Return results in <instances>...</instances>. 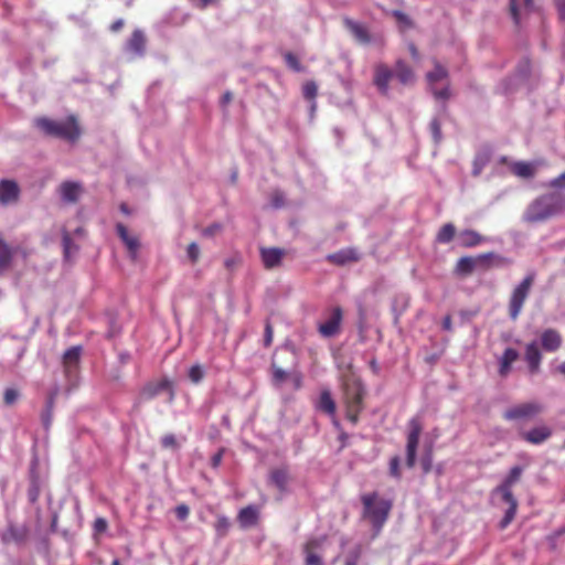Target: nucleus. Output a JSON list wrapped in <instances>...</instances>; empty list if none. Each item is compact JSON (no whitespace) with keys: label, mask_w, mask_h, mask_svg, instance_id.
Instances as JSON below:
<instances>
[{"label":"nucleus","mask_w":565,"mask_h":565,"mask_svg":"<svg viewBox=\"0 0 565 565\" xmlns=\"http://www.w3.org/2000/svg\"><path fill=\"white\" fill-rule=\"evenodd\" d=\"M116 231L119 238L127 247L131 260L135 262L138 257V250L140 248L139 238L137 236L130 235L127 227L121 223L116 225Z\"/></svg>","instance_id":"nucleus-16"},{"label":"nucleus","mask_w":565,"mask_h":565,"mask_svg":"<svg viewBox=\"0 0 565 565\" xmlns=\"http://www.w3.org/2000/svg\"><path fill=\"white\" fill-rule=\"evenodd\" d=\"M82 354V347H72L63 354V367L66 376L71 377L77 373L79 360Z\"/></svg>","instance_id":"nucleus-15"},{"label":"nucleus","mask_w":565,"mask_h":565,"mask_svg":"<svg viewBox=\"0 0 565 565\" xmlns=\"http://www.w3.org/2000/svg\"><path fill=\"white\" fill-rule=\"evenodd\" d=\"M524 360L527 363L529 370L532 374L537 373L540 371L542 353L535 341H532L526 344Z\"/></svg>","instance_id":"nucleus-20"},{"label":"nucleus","mask_w":565,"mask_h":565,"mask_svg":"<svg viewBox=\"0 0 565 565\" xmlns=\"http://www.w3.org/2000/svg\"><path fill=\"white\" fill-rule=\"evenodd\" d=\"M548 186L553 189H565V172L552 179L548 183Z\"/></svg>","instance_id":"nucleus-55"},{"label":"nucleus","mask_w":565,"mask_h":565,"mask_svg":"<svg viewBox=\"0 0 565 565\" xmlns=\"http://www.w3.org/2000/svg\"><path fill=\"white\" fill-rule=\"evenodd\" d=\"M420 465L424 473L430 472L433 468V446L427 447L420 458Z\"/></svg>","instance_id":"nucleus-42"},{"label":"nucleus","mask_w":565,"mask_h":565,"mask_svg":"<svg viewBox=\"0 0 565 565\" xmlns=\"http://www.w3.org/2000/svg\"><path fill=\"white\" fill-rule=\"evenodd\" d=\"M257 510L252 505L243 508L237 515V520L243 527L254 525L257 522Z\"/></svg>","instance_id":"nucleus-33"},{"label":"nucleus","mask_w":565,"mask_h":565,"mask_svg":"<svg viewBox=\"0 0 565 565\" xmlns=\"http://www.w3.org/2000/svg\"><path fill=\"white\" fill-rule=\"evenodd\" d=\"M362 546L360 544L352 547L345 555L344 565H358L362 556Z\"/></svg>","instance_id":"nucleus-41"},{"label":"nucleus","mask_w":565,"mask_h":565,"mask_svg":"<svg viewBox=\"0 0 565 565\" xmlns=\"http://www.w3.org/2000/svg\"><path fill=\"white\" fill-rule=\"evenodd\" d=\"M475 262L477 270L487 271L494 266H501L505 264L507 259L493 252H488L476 256Z\"/></svg>","instance_id":"nucleus-21"},{"label":"nucleus","mask_w":565,"mask_h":565,"mask_svg":"<svg viewBox=\"0 0 565 565\" xmlns=\"http://www.w3.org/2000/svg\"><path fill=\"white\" fill-rule=\"evenodd\" d=\"M318 87L312 81H308L302 86V95L308 100H313L317 97Z\"/></svg>","instance_id":"nucleus-44"},{"label":"nucleus","mask_w":565,"mask_h":565,"mask_svg":"<svg viewBox=\"0 0 565 565\" xmlns=\"http://www.w3.org/2000/svg\"><path fill=\"white\" fill-rule=\"evenodd\" d=\"M343 311L340 307H334L330 311L326 321L318 324V332L323 338H333L341 332Z\"/></svg>","instance_id":"nucleus-9"},{"label":"nucleus","mask_w":565,"mask_h":565,"mask_svg":"<svg viewBox=\"0 0 565 565\" xmlns=\"http://www.w3.org/2000/svg\"><path fill=\"white\" fill-rule=\"evenodd\" d=\"M394 76V71H392L385 64H377L374 68V78L373 83L380 90L382 95H387L390 90V82Z\"/></svg>","instance_id":"nucleus-12"},{"label":"nucleus","mask_w":565,"mask_h":565,"mask_svg":"<svg viewBox=\"0 0 565 565\" xmlns=\"http://www.w3.org/2000/svg\"><path fill=\"white\" fill-rule=\"evenodd\" d=\"M541 345L545 352H556L563 343L562 334L555 329H546L541 334Z\"/></svg>","instance_id":"nucleus-19"},{"label":"nucleus","mask_w":565,"mask_h":565,"mask_svg":"<svg viewBox=\"0 0 565 565\" xmlns=\"http://www.w3.org/2000/svg\"><path fill=\"white\" fill-rule=\"evenodd\" d=\"M433 94L436 99L447 100L450 97L449 87H445L443 89H434Z\"/></svg>","instance_id":"nucleus-58"},{"label":"nucleus","mask_w":565,"mask_h":565,"mask_svg":"<svg viewBox=\"0 0 565 565\" xmlns=\"http://www.w3.org/2000/svg\"><path fill=\"white\" fill-rule=\"evenodd\" d=\"M490 153L488 151L479 152L472 162V174L475 177H478L483 168L489 163L490 161Z\"/></svg>","instance_id":"nucleus-38"},{"label":"nucleus","mask_w":565,"mask_h":565,"mask_svg":"<svg viewBox=\"0 0 565 565\" xmlns=\"http://www.w3.org/2000/svg\"><path fill=\"white\" fill-rule=\"evenodd\" d=\"M434 70L426 74V79L429 85H434L439 81L448 78V70L441 65L436 58L433 60Z\"/></svg>","instance_id":"nucleus-30"},{"label":"nucleus","mask_w":565,"mask_h":565,"mask_svg":"<svg viewBox=\"0 0 565 565\" xmlns=\"http://www.w3.org/2000/svg\"><path fill=\"white\" fill-rule=\"evenodd\" d=\"M477 270L473 256H463L458 259L455 266V273L459 276H469Z\"/></svg>","instance_id":"nucleus-29"},{"label":"nucleus","mask_w":565,"mask_h":565,"mask_svg":"<svg viewBox=\"0 0 565 565\" xmlns=\"http://www.w3.org/2000/svg\"><path fill=\"white\" fill-rule=\"evenodd\" d=\"M71 245H72V238L70 237L68 234H65L63 236V246H64L65 256H68L70 249H71Z\"/></svg>","instance_id":"nucleus-61"},{"label":"nucleus","mask_w":565,"mask_h":565,"mask_svg":"<svg viewBox=\"0 0 565 565\" xmlns=\"http://www.w3.org/2000/svg\"><path fill=\"white\" fill-rule=\"evenodd\" d=\"M163 391H169L170 401H172L174 397V392H173L171 382L167 379H162L158 382L148 383L141 390L140 396L142 399L149 401V399L154 398L157 395H159Z\"/></svg>","instance_id":"nucleus-11"},{"label":"nucleus","mask_w":565,"mask_h":565,"mask_svg":"<svg viewBox=\"0 0 565 565\" xmlns=\"http://www.w3.org/2000/svg\"><path fill=\"white\" fill-rule=\"evenodd\" d=\"M20 188L13 180L0 181V203L3 205L15 203L19 200Z\"/></svg>","instance_id":"nucleus-17"},{"label":"nucleus","mask_w":565,"mask_h":565,"mask_svg":"<svg viewBox=\"0 0 565 565\" xmlns=\"http://www.w3.org/2000/svg\"><path fill=\"white\" fill-rule=\"evenodd\" d=\"M361 502L363 504L362 516L371 522L374 535H377L390 516L393 502L381 498L376 491L362 494Z\"/></svg>","instance_id":"nucleus-2"},{"label":"nucleus","mask_w":565,"mask_h":565,"mask_svg":"<svg viewBox=\"0 0 565 565\" xmlns=\"http://www.w3.org/2000/svg\"><path fill=\"white\" fill-rule=\"evenodd\" d=\"M555 6L557 8L559 19L565 21V0H555Z\"/></svg>","instance_id":"nucleus-59"},{"label":"nucleus","mask_w":565,"mask_h":565,"mask_svg":"<svg viewBox=\"0 0 565 565\" xmlns=\"http://www.w3.org/2000/svg\"><path fill=\"white\" fill-rule=\"evenodd\" d=\"M552 429L546 425L535 426L530 430H520L519 436L522 440L531 445H541L552 436Z\"/></svg>","instance_id":"nucleus-10"},{"label":"nucleus","mask_w":565,"mask_h":565,"mask_svg":"<svg viewBox=\"0 0 565 565\" xmlns=\"http://www.w3.org/2000/svg\"><path fill=\"white\" fill-rule=\"evenodd\" d=\"M390 476L399 480L402 478V470H401V458L399 456H393L390 460Z\"/></svg>","instance_id":"nucleus-43"},{"label":"nucleus","mask_w":565,"mask_h":565,"mask_svg":"<svg viewBox=\"0 0 565 565\" xmlns=\"http://www.w3.org/2000/svg\"><path fill=\"white\" fill-rule=\"evenodd\" d=\"M288 480H289L288 472L285 468H277V469L271 470L270 481L280 491H285Z\"/></svg>","instance_id":"nucleus-36"},{"label":"nucleus","mask_w":565,"mask_h":565,"mask_svg":"<svg viewBox=\"0 0 565 565\" xmlns=\"http://www.w3.org/2000/svg\"><path fill=\"white\" fill-rule=\"evenodd\" d=\"M393 17L397 20V22L411 28L413 25L411 19L402 11L395 10L393 11Z\"/></svg>","instance_id":"nucleus-56"},{"label":"nucleus","mask_w":565,"mask_h":565,"mask_svg":"<svg viewBox=\"0 0 565 565\" xmlns=\"http://www.w3.org/2000/svg\"><path fill=\"white\" fill-rule=\"evenodd\" d=\"M459 245L463 248H471L484 242V238L475 230H463L458 235Z\"/></svg>","instance_id":"nucleus-27"},{"label":"nucleus","mask_w":565,"mask_h":565,"mask_svg":"<svg viewBox=\"0 0 565 565\" xmlns=\"http://www.w3.org/2000/svg\"><path fill=\"white\" fill-rule=\"evenodd\" d=\"M284 58H285L286 64L295 72L302 71V66H301L298 57L294 53H291V52L285 53Z\"/></svg>","instance_id":"nucleus-47"},{"label":"nucleus","mask_w":565,"mask_h":565,"mask_svg":"<svg viewBox=\"0 0 565 565\" xmlns=\"http://www.w3.org/2000/svg\"><path fill=\"white\" fill-rule=\"evenodd\" d=\"M58 192L63 201L67 203H76L83 192V189L78 182L65 181L60 185Z\"/></svg>","instance_id":"nucleus-23"},{"label":"nucleus","mask_w":565,"mask_h":565,"mask_svg":"<svg viewBox=\"0 0 565 565\" xmlns=\"http://www.w3.org/2000/svg\"><path fill=\"white\" fill-rule=\"evenodd\" d=\"M214 529L218 539L226 536L231 529L230 519L225 515H217Z\"/></svg>","instance_id":"nucleus-40"},{"label":"nucleus","mask_w":565,"mask_h":565,"mask_svg":"<svg viewBox=\"0 0 565 565\" xmlns=\"http://www.w3.org/2000/svg\"><path fill=\"white\" fill-rule=\"evenodd\" d=\"M456 235V227L452 223L444 224L436 234V242L439 244L450 243Z\"/></svg>","instance_id":"nucleus-35"},{"label":"nucleus","mask_w":565,"mask_h":565,"mask_svg":"<svg viewBox=\"0 0 565 565\" xmlns=\"http://www.w3.org/2000/svg\"><path fill=\"white\" fill-rule=\"evenodd\" d=\"M544 412V405L536 401L516 404L503 413L505 420H530L540 416Z\"/></svg>","instance_id":"nucleus-7"},{"label":"nucleus","mask_w":565,"mask_h":565,"mask_svg":"<svg viewBox=\"0 0 565 565\" xmlns=\"http://www.w3.org/2000/svg\"><path fill=\"white\" fill-rule=\"evenodd\" d=\"M223 226L220 223H213L202 231L203 236L212 237L222 231Z\"/></svg>","instance_id":"nucleus-52"},{"label":"nucleus","mask_w":565,"mask_h":565,"mask_svg":"<svg viewBox=\"0 0 565 565\" xmlns=\"http://www.w3.org/2000/svg\"><path fill=\"white\" fill-rule=\"evenodd\" d=\"M327 542V535L310 537L306 541L302 546L305 555V565H324L322 555L320 552Z\"/></svg>","instance_id":"nucleus-8"},{"label":"nucleus","mask_w":565,"mask_h":565,"mask_svg":"<svg viewBox=\"0 0 565 565\" xmlns=\"http://www.w3.org/2000/svg\"><path fill=\"white\" fill-rule=\"evenodd\" d=\"M260 258L266 269H273L280 266L282 258L286 255V250L279 247H262Z\"/></svg>","instance_id":"nucleus-14"},{"label":"nucleus","mask_w":565,"mask_h":565,"mask_svg":"<svg viewBox=\"0 0 565 565\" xmlns=\"http://www.w3.org/2000/svg\"><path fill=\"white\" fill-rule=\"evenodd\" d=\"M318 408L322 411L323 413L328 415H334L335 414V403L331 396V393L329 391H323L320 394Z\"/></svg>","instance_id":"nucleus-34"},{"label":"nucleus","mask_w":565,"mask_h":565,"mask_svg":"<svg viewBox=\"0 0 565 565\" xmlns=\"http://www.w3.org/2000/svg\"><path fill=\"white\" fill-rule=\"evenodd\" d=\"M204 377V371L201 365L195 364L192 365L189 370V379L192 383L198 384L200 383Z\"/></svg>","instance_id":"nucleus-46"},{"label":"nucleus","mask_w":565,"mask_h":565,"mask_svg":"<svg viewBox=\"0 0 565 565\" xmlns=\"http://www.w3.org/2000/svg\"><path fill=\"white\" fill-rule=\"evenodd\" d=\"M519 352L513 348H507L500 359L499 374L505 377L511 372L512 364L519 359Z\"/></svg>","instance_id":"nucleus-28"},{"label":"nucleus","mask_w":565,"mask_h":565,"mask_svg":"<svg viewBox=\"0 0 565 565\" xmlns=\"http://www.w3.org/2000/svg\"><path fill=\"white\" fill-rule=\"evenodd\" d=\"M224 450H218L213 457L211 458V466L213 468H217L221 465L222 458H223Z\"/></svg>","instance_id":"nucleus-60"},{"label":"nucleus","mask_w":565,"mask_h":565,"mask_svg":"<svg viewBox=\"0 0 565 565\" xmlns=\"http://www.w3.org/2000/svg\"><path fill=\"white\" fill-rule=\"evenodd\" d=\"M563 211H565V196L559 193L543 194L527 206L524 220L527 223L543 222Z\"/></svg>","instance_id":"nucleus-1"},{"label":"nucleus","mask_w":565,"mask_h":565,"mask_svg":"<svg viewBox=\"0 0 565 565\" xmlns=\"http://www.w3.org/2000/svg\"><path fill=\"white\" fill-rule=\"evenodd\" d=\"M503 501L509 504V509L500 522L501 529H505L513 521L518 510V501L514 497H512V499H503Z\"/></svg>","instance_id":"nucleus-37"},{"label":"nucleus","mask_w":565,"mask_h":565,"mask_svg":"<svg viewBox=\"0 0 565 565\" xmlns=\"http://www.w3.org/2000/svg\"><path fill=\"white\" fill-rule=\"evenodd\" d=\"M443 329L446 330V331H451L452 330V320H451V317L449 315H447L444 320H443Z\"/></svg>","instance_id":"nucleus-64"},{"label":"nucleus","mask_w":565,"mask_h":565,"mask_svg":"<svg viewBox=\"0 0 565 565\" xmlns=\"http://www.w3.org/2000/svg\"><path fill=\"white\" fill-rule=\"evenodd\" d=\"M274 339V330L271 327V323L269 321H266L265 324V333H264V345L266 348L270 347Z\"/></svg>","instance_id":"nucleus-53"},{"label":"nucleus","mask_w":565,"mask_h":565,"mask_svg":"<svg viewBox=\"0 0 565 565\" xmlns=\"http://www.w3.org/2000/svg\"><path fill=\"white\" fill-rule=\"evenodd\" d=\"M361 258L355 248H345L328 255L327 259L334 265L343 266L348 263L359 262Z\"/></svg>","instance_id":"nucleus-24"},{"label":"nucleus","mask_w":565,"mask_h":565,"mask_svg":"<svg viewBox=\"0 0 565 565\" xmlns=\"http://www.w3.org/2000/svg\"><path fill=\"white\" fill-rule=\"evenodd\" d=\"M271 373H273V383L276 386H279L284 381H286L289 377V374L284 371L281 367L273 364L271 366Z\"/></svg>","instance_id":"nucleus-45"},{"label":"nucleus","mask_w":565,"mask_h":565,"mask_svg":"<svg viewBox=\"0 0 565 565\" xmlns=\"http://www.w3.org/2000/svg\"><path fill=\"white\" fill-rule=\"evenodd\" d=\"M291 379H292V382H294V385H295V388L298 390L301 387L302 385V376L300 373H294L291 375Z\"/></svg>","instance_id":"nucleus-63"},{"label":"nucleus","mask_w":565,"mask_h":565,"mask_svg":"<svg viewBox=\"0 0 565 565\" xmlns=\"http://www.w3.org/2000/svg\"><path fill=\"white\" fill-rule=\"evenodd\" d=\"M19 397V393L14 388H7L3 394V401L6 405H12Z\"/></svg>","instance_id":"nucleus-50"},{"label":"nucleus","mask_w":565,"mask_h":565,"mask_svg":"<svg viewBox=\"0 0 565 565\" xmlns=\"http://www.w3.org/2000/svg\"><path fill=\"white\" fill-rule=\"evenodd\" d=\"M29 530L26 526H18L10 524L7 530L2 533L1 539L4 543H22L26 540Z\"/></svg>","instance_id":"nucleus-25"},{"label":"nucleus","mask_w":565,"mask_h":565,"mask_svg":"<svg viewBox=\"0 0 565 565\" xmlns=\"http://www.w3.org/2000/svg\"><path fill=\"white\" fill-rule=\"evenodd\" d=\"M161 446L167 449H178L179 444L172 434H167L161 438Z\"/></svg>","instance_id":"nucleus-49"},{"label":"nucleus","mask_w":565,"mask_h":565,"mask_svg":"<svg viewBox=\"0 0 565 565\" xmlns=\"http://www.w3.org/2000/svg\"><path fill=\"white\" fill-rule=\"evenodd\" d=\"M407 440H406V466L414 468L416 465V455L419 438L423 431V423L418 416L412 417L407 423Z\"/></svg>","instance_id":"nucleus-6"},{"label":"nucleus","mask_w":565,"mask_h":565,"mask_svg":"<svg viewBox=\"0 0 565 565\" xmlns=\"http://www.w3.org/2000/svg\"><path fill=\"white\" fill-rule=\"evenodd\" d=\"M365 388L361 381L352 379L345 381L343 385V398L347 408V418L356 424L359 416L363 411V399Z\"/></svg>","instance_id":"nucleus-4"},{"label":"nucleus","mask_w":565,"mask_h":565,"mask_svg":"<svg viewBox=\"0 0 565 565\" xmlns=\"http://www.w3.org/2000/svg\"><path fill=\"white\" fill-rule=\"evenodd\" d=\"M35 126L50 137H56L70 142L79 139L82 130L75 116L71 115L65 120H53L46 117H39L34 120Z\"/></svg>","instance_id":"nucleus-3"},{"label":"nucleus","mask_w":565,"mask_h":565,"mask_svg":"<svg viewBox=\"0 0 565 565\" xmlns=\"http://www.w3.org/2000/svg\"><path fill=\"white\" fill-rule=\"evenodd\" d=\"M511 171L520 178L530 179L535 175L536 169L531 162L518 161L512 163Z\"/></svg>","instance_id":"nucleus-31"},{"label":"nucleus","mask_w":565,"mask_h":565,"mask_svg":"<svg viewBox=\"0 0 565 565\" xmlns=\"http://www.w3.org/2000/svg\"><path fill=\"white\" fill-rule=\"evenodd\" d=\"M108 522L105 518H96L93 523L94 535H100L106 532Z\"/></svg>","instance_id":"nucleus-48"},{"label":"nucleus","mask_w":565,"mask_h":565,"mask_svg":"<svg viewBox=\"0 0 565 565\" xmlns=\"http://www.w3.org/2000/svg\"><path fill=\"white\" fill-rule=\"evenodd\" d=\"M394 76L402 85H413L416 76L414 70L404 61L397 60L394 65Z\"/></svg>","instance_id":"nucleus-22"},{"label":"nucleus","mask_w":565,"mask_h":565,"mask_svg":"<svg viewBox=\"0 0 565 565\" xmlns=\"http://www.w3.org/2000/svg\"><path fill=\"white\" fill-rule=\"evenodd\" d=\"M535 280L533 273L526 275L520 284H518L509 298L508 312L511 320L515 321L521 315L524 303L531 292L532 286Z\"/></svg>","instance_id":"nucleus-5"},{"label":"nucleus","mask_w":565,"mask_h":565,"mask_svg":"<svg viewBox=\"0 0 565 565\" xmlns=\"http://www.w3.org/2000/svg\"><path fill=\"white\" fill-rule=\"evenodd\" d=\"M186 252H188V256L191 259V262L193 264L196 263L200 257V248H199L198 244L194 242L190 243Z\"/></svg>","instance_id":"nucleus-54"},{"label":"nucleus","mask_w":565,"mask_h":565,"mask_svg":"<svg viewBox=\"0 0 565 565\" xmlns=\"http://www.w3.org/2000/svg\"><path fill=\"white\" fill-rule=\"evenodd\" d=\"M522 472L523 469L520 466L512 467L507 478L494 489V492L500 493L502 499H512L514 497L512 487L520 480Z\"/></svg>","instance_id":"nucleus-13"},{"label":"nucleus","mask_w":565,"mask_h":565,"mask_svg":"<svg viewBox=\"0 0 565 565\" xmlns=\"http://www.w3.org/2000/svg\"><path fill=\"white\" fill-rule=\"evenodd\" d=\"M174 513L180 521H184L188 519L190 514V508L186 504L181 503L177 505V508L174 509Z\"/></svg>","instance_id":"nucleus-51"},{"label":"nucleus","mask_w":565,"mask_h":565,"mask_svg":"<svg viewBox=\"0 0 565 565\" xmlns=\"http://www.w3.org/2000/svg\"><path fill=\"white\" fill-rule=\"evenodd\" d=\"M343 23L347 30L352 34L356 42L364 45L371 43V35L369 29L364 24L353 21L352 19L349 18H345L343 20Z\"/></svg>","instance_id":"nucleus-18"},{"label":"nucleus","mask_w":565,"mask_h":565,"mask_svg":"<svg viewBox=\"0 0 565 565\" xmlns=\"http://www.w3.org/2000/svg\"><path fill=\"white\" fill-rule=\"evenodd\" d=\"M520 6H523L525 9H531L533 7V0H510V14L516 25L520 23Z\"/></svg>","instance_id":"nucleus-39"},{"label":"nucleus","mask_w":565,"mask_h":565,"mask_svg":"<svg viewBox=\"0 0 565 565\" xmlns=\"http://www.w3.org/2000/svg\"><path fill=\"white\" fill-rule=\"evenodd\" d=\"M128 50L141 55L146 49V38L139 30H135L128 41Z\"/></svg>","instance_id":"nucleus-32"},{"label":"nucleus","mask_w":565,"mask_h":565,"mask_svg":"<svg viewBox=\"0 0 565 565\" xmlns=\"http://www.w3.org/2000/svg\"><path fill=\"white\" fill-rule=\"evenodd\" d=\"M430 130L434 136V139L438 142L441 139V128L437 119L431 120Z\"/></svg>","instance_id":"nucleus-57"},{"label":"nucleus","mask_w":565,"mask_h":565,"mask_svg":"<svg viewBox=\"0 0 565 565\" xmlns=\"http://www.w3.org/2000/svg\"><path fill=\"white\" fill-rule=\"evenodd\" d=\"M15 252L17 249L8 245L0 236V276L11 267Z\"/></svg>","instance_id":"nucleus-26"},{"label":"nucleus","mask_w":565,"mask_h":565,"mask_svg":"<svg viewBox=\"0 0 565 565\" xmlns=\"http://www.w3.org/2000/svg\"><path fill=\"white\" fill-rule=\"evenodd\" d=\"M408 51H409L411 56H412V58H413L414 61H418V60H419V57H420V56H419V52H418V50H417L416 45H415L413 42H411V43L408 44Z\"/></svg>","instance_id":"nucleus-62"}]
</instances>
